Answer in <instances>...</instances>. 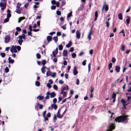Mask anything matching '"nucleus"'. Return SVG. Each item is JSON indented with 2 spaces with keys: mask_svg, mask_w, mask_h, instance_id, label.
<instances>
[{
  "mask_svg": "<svg viewBox=\"0 0 131 131\" xmlns=\"http://www.w3.org/2000/svg\"><path fill=\"white\" fill-rule=\"evenodd\" d=\"M128 115H123L118 116L115 118V121L116 122H118L119 123L125 121H126V122H127L128 120Z\"/></svg>",
  "mask_w": 131,
  "mask_h": 131,
  "instance_id": "nucleus-1",
  "label": "nucleus"
},
{
  "mask_svg": "<svg viewBox=\"0 0 131 131\" xmlns=\"http://www.w3.org/2000/svg\"><path fill=\"white\" fill-rule=\"evenodd\" d=\"M104 9L106 11H108V6L106 5V3L105 2L104 3V4L102 7V10L103 11Z\"/></svg>",
  "mask_w": 131,
  "mask_h": 131,
  "instance_id": "nucleus-2",
  "label": "nucleus"
},
{
  "mask_svg": "<svg viewBox=\"0 0 131 131\" xmlns=\"http://www.w3.org/2000/svg\"><path fill=\"white\" fill-rule=\"evenodd\" d=\"M10 39V37L8 35H6L5 39V43H7L9 42Z\"/></svg>",
  "mask_w": 131,
  "mask_h": 131,
  "instance_id": "nucleus-3",
  "label": "nucleus"
},
{
  "mask_svg": "<svg viewBox=\"0 0 131 131\" xmlns=\"http://www.w3.org/2000/svg\"><path fill=\"white\" fill-rule=\"evenodd\" d=\"M0 6L2 7L1 8V9L2 10H4L5 8L6 7V4L5 3V4H4L3 3L1 2L0 3Z\"/></svg>",
  "mask_w": 131,
  "mask_h": 131,
  "instance_id": "nucleus-4",
  "label": "nucleus"
},
{
  "mask_svg": "<svg viewBox=\"0 0 131 131\" xmlns=\"http://www.w3.org/2000/svg\"><path fill=\"white\" fill-rule=\"evenodd\" d=\"M46 111L45 110L43 111L42 113V115L44 118V119L45 121H48V118L47 117H46Z\"/></svg>",
  "mask_w": 131,
  "mask_h": 131,
  "instance_id": "nucleus-5",
  "label": "nucleus"
},
{
  "mask_svg": "<svg viewBox=\"0 0 131 131\" xmlns=\"http://www.w3.org/2000/svg\"><path fill=\"white\" fill-rule=\"evenodd\" d=\"M109 127L110 129H107L106 131H112V130L114 129V124H111Z\"/></svg>",
  "mask_w": 131,
  "mask_h": 131,
  "instance_id": "nucleus-6",
  "label": "nucleus"
},
{
  "mask_svg": "<svg viewBox=\"0 0 131 131\" xmlns=\"http://www.w3.org/2000/svg\"><path fill=\"white\" fill-rule=\"evenodd\" d=\"M76 37L77 38L79 39L80 38V33L79 32L78 30H77L76 32Z\"/></svg>",
  "mask_w": 131,
  "mask_h": 131,
  "instance_id": "nucleus-7",
  "label": "nucleus"
},
{
  "mask_svg": "<svg viewBox=\"0 0 131 131\" xmlns=\"http://www.w3.org/2000/svg\"><path fill=\"white\" fill-rule=\"evenodd\" d=\"M57 105L55 104H52L51 105V110H52L53 108L56 110L57 109Z\"/></svg>",
  "mask_w": 131,
  "mask_h": 131,
  "instance_id": "nucleus-8",
  "label": "nucleus"
},
{
  "mask_svg": "<svg viewBox=\"0 0 131 131\" xmlns=\"http://www.w3.org/2000/svg\"><path fill=\"white\" fill-rule=\"evenodd\" d=\"M18 38L20 39H23L25 40L26 39V35L25 34H23L22 35L19 36L18 37Z\"/></svg>",
  "mask_w": 131,
  "mask_h": 131,
  "instance_id": "nucleus-9",
  "label": "nucleus"
},
{
  "mask_svg": "<svg viewBox=\"0 0 131 131\" xmlns=\"http://www.w3.org/2000/svg\"><path fill=\"white\" fill-rule=\"evenodd\" d=\"M16 46H14V45L12 46L10 50V51L12 53H13L14 50L16 49Z\"/></svg>",
  "mask_w": 131,
  "mask_h": 131,
  "instance_id": "nucleus-10",
  "label": "nucleus"
},
{
  "mask_svg": "<svg viewBox=\"0 0 131 131\" xmlns=\"http://www.w3.org/2000/svg\"><path fill=\"white\" fill-rule=\"evenodd\" d=\"M16 9L15 12L18 14H20L21 13V11L20 10V9L21 8L20 7H18V6H16Z\"/></svg>",
  "mask_w": 131,
  "mask_h": 131,
  "instance_id": "nucleus-11",
  "label": "nucleus"
},
{
  "mask_svg": "<svg viewBox=\"0 0 131 131\" xmlns=\"http://www.w3.org/2000/svg\"><path fill=\"white\" fill-rule=\"evenodd\" d=\"M47 40L48 43H49L52 40V37L50 36H48L47 37Z\"/></svg>",
  "mask_w": 131,
  "mask_h": 131,
  "instance_id": "nucleus-12",
  "label": "nucleus"
},
{
  "mask_svg": "<svg viewBox=\"0 0 131 131\" xmlns=\"http://www.w3.org/2000/svg\"><path fill=\"white\" fill-rule=\"evenodd\" d=\"M77 68L76 66H75L74 67L73 73L74 75H76L78 73V72L77 70Z\"/></svg>",
  "mask_w": 131,
  "mask_h": 131,
  "instance_id": "nucleus-13",
  "label": "nucleus"
},
{
  "mask_svg": "<svg viewBox=\"0 0 131 131\" xmlns=\"http://www.w3.org/2000/svg\"><path fill=\"white\" fill-rule=\"evenodd\" d=\"M68 55V51L67 50H63L62 53L63 56L64 57H66Z\"/></svg>",
  "mask_w": 131,
  "mask_h": 131,
  "instance_id": "nucleus-14",
  "label": "nucleus"
},
{
  "mask_svg": "<svg viewBox=\"0 0 131 131\" xmlns=\"http://www.w3.org/2000/svg\"><path fill=\"white\" fill-rule=\"evenodd\" d=\"M47 68V67L45 66H43L41 69V70L42 72L44 74L46 71L45 69Z\"/></svg>",
  "mask_w": 131,
  "mask_h": 131,
  "instance_id": "nucleus-15",
  "label": "nucleus"
},
{
  "mask_svg": "<svg viewBox=\"0 0 131 131\" xmlns=\"http://www.w3.org/2000/svg\"><path fill=\"white\" fill-rule=\"evenodd\" d=\"M115 70L117 72H120V67L118 66H115Z\"/></svg>",
  "mask_w": 131,
  "mask_h": 131,
  "instance_id": "nucleus-16",
  "label": "nucleus"
},
{
  "mask_svg": "<svg viewBox=\"0 0 131 131\" xmlns=\"http://www.w3.org/2000/svg\"><path fill=\"white\" fill-rule=\"evenodd\" d=\"M56 95V94L54 92H52L50 93V97L51 98H53Z\"/></svg>",
  "mask_w": 131,
  "mask_h": 131,
  "instance_id": "nucleus-17",
  "label": "nucleus"
},
{
  "mask_svg": "<svg viewBox=\"0 0 131 131\" xmlns=\"http://www.w3.org/2000/svg\"><path fill=\"white\" fill-rule=\"evenodd\" d=\"M72 42L71 41H70L66 45V47L67 48H69L71 47L72 45Z\"/></svg>",
  "mask_w": 131,
  "mask_h": 131,
  "instance_id": "nucleus-18",
  "label": "nucleus"
},
{
  "mask_svg": "<svg viewBox=\"0 0 131 131\" xmlns=\"http://www.w3.org/2000/svg\"><path fill=\"white\" fill-rule=\"evenodd\" d=\"M52 72L49 70L46 73V77H48L49 76H50L51 75V73Z\"/></svg>",
  "mask_w": 131,
  "mask_h": 131,
  "instance_id": "nucleus-19",
  "label": "nucleus"
},
{
  "mask_svg": "<svg viewBox=\"0 0 131 131\" xmlns=\"http://www.w3.org/2000/svg\"><path fill=\"white\" fill-rule=\"evenodd\" d=\"M118 17L120 20H122L123 19L122 14V13L119 14L118 15Z\"/></svg>",
  "mask_w": 131,
  "mask_h": 131,
  "instance_id": "nucleus-20",
  "label": "nucleus"
},
{
  "mask_svg": "<svg viewBox=\"0 0 131 131\" xmlns=\"http://www.w3.org/2000/svg\"><path fill=\"white\" fill-rule=\"evenodd\" d=\"M127 17L128 18L126 19V22L127 24H129L130 23V17L129 16H127Z\"/></svg>",
  "mask_w": 131,
  "mask_h": 131,
  "instance_id": "nucleus-21",
  "label": "nucleus"
},
{
  "mask_svg": "<svg viewBox=\"0 0 131 131\" xmlns=\"http://www.w3.org/2000/svg\"><path fill=\"white\" fill-rule=\"evenodd\" d=\"M53 39L55 42L57 43L58 40V37L57 36H54L53 38Z\"/></svg>",
  "mask_w": 131,
  "mask_h": 131,
  "instance_id": "nucleus-22",
  "label": "nucleus"
},
{
  "mask_svg": "<svg viewBox=\"0 0 131 131\" xmlns=\"http://www.w3.org/2000/svg\"><path fill=\"white\" fill-rule=\"evenodd\" d=\"M25 19V17H19V18L18 20V23H20L22 20L24 19Z\"/></svg>",
  "mask_w": 131,
  "mask_h": 131,
  "instance_id": "nucleus-23",
  "label": "nucleus"
},
{
  "mask_svg": "<svg viewBox=\"0 0 131 131\" xmlns=\"http://www.w3.org/2000/svg\"><path fill=\"white\" fill-rule=\"evenodd\" d=\"M116 94L114 92H113L112 95V98L113 99H116Z\"/></svg>",
  "mask_w": 131,
  "mask_h": 131,
  "instance_id": "nucleus-24",
  "label": "nucleus"
},
{
  "mask_svg": "<svg viewBox=\"0 0 131 131\" xmlns=\"http://www.w3.org/2000/svg\"><path fill=\"white\" fill-rule=\"evenodd\" d=\"M37 98L39 99V100H41L43 99V96L39 95L37 97Z\"/></svg>",
  "mask_w": 131,
  "mask_h": 131,
  "instance_id": "nucleus-25",
  "label": "nucleus"
},
{
  "mask_svg": "<svg viewBox=\"0 0 131 131\" xmlns=\"http://www.w3.org/2000/svg\"><path fill=\"white\" fill-rule=\"evenodd\" d=\"M66 88L67 90H68L69 89V86L67 85H66V87H64L62 89V90L63 91H64L66 90Z\"/></svg>",
  "mask_w": 131,
  "mask_h": 131,
  "instance_id": "nucleus-26",
  "label": "nucleus"
},
{
  "mask_svg": "<svg viewBox=\"0 0 131 131\" xmlns=\"http://www.w3.org/2000/svg\"><path fill=\"white\" fill-rule=\"evenodd\" d=\"M112 63H110L108 65V69L109 70H110L112 68Z\"/></svg>",
  "mask_w": 131,
  "mask_h": 131,
  "instance_id": "nucleus-27",
  "label": "nucleus"
},
{
  "mask_svg": "<svg viewBox=\"0 0 131 131\" xmlns=\"http://www.w3.org/2000/svg\"><path fill=\"white\" fill-rule=\"evenodd\" d=\"M0 55L2 58L6 56V54L5 53L1 52Z\"/></svg>",
  "mask_w": 131,
  "mask_h": 131,
  "instance_id": "nucleus-28",
  "label": "nucleus"
},
{
  "mask_svg": "<svg viewBox=\"0 0 131 131\" xmlns=\"http://www.w3.org/2000/svg\"><path fill=\"white\" fill-rule=\"evenodd\" d=\"M58 48L59 50H62L63 47L61 45H60L58 46Z\"/></svg>",
  "mask_w": 131,
  "mask_h": 131,
  "instance_id": "nucleus-29",
  "label": "nucleus"
},
{
  "mask_svg": "<svg viewBox=\"0 0 131 131\" xmlns=\"http://www.w3.org/2000/svg\"><path fill=\"white\" fill-rule=\"evenodd\" d=\"M35 84L36 86H39L40 85V84L39 82L37 81H36L35 82Z\"/></svg>",
  "mask_w": 131,
  "mask_h": 131,
  "instance_id": "nucleus-30",
  "label": "nucleus"
},
{
  "mask_svg": "<svg viewBox=\"0 0 131 131\" xmlns=\"http://www.w3.org/2000/svg\"><path fill=\"white\" fill-rule=\"evenodd\" d=\"M36 55L37 58L38 59H40L41 57V55L39 53H37Z\"/></svg>",
  "mask_w": 131,
  "mask_h": 131,
  "instance_id": "nucleus-31",
  "label": "nucleus"
},
{
  "mask_svg": "<svg viewBox=\"0 0 131 131\" xmlns=\"http://www.w3.org/2000/svg\"><path fill=\"white\" fill-rule=\"evenodd\" d=\"M72 58H75L76 56V54L75 53H73L72 54Z\"/></svg>",
  "mask_w": 131,
  "mask_h": 131,
  "instance_id": "nucleus-32",
  "label": "nucleus"
},
{
  "mask_svg": "<svg viewBox=\"0 0 131 131\" xmlns=\"http://www.w3.org/2000/svg\"><path fill=\"white\" fill-rule=\"evenodd\" d=\"M72 12H71L70 13H69L67 16V18H69L71 17V16L72 15Z\"/></svg>",
  "mask_w": 131,
  "mask_h": 131,
  "instance_id": "nucleus-33",
  "label": "nucleus"
},
{
  "mask_svg": "<svg viewBox=\"0 0 131 131\" xmlns=\"http://www.w3.org/2000/svg\"><path fill=\"white\" fill-rule=\"evenodd\" d=\"M5 70L6 73H7L9 72V70L7 67H6L5 69Z\"/></svg>",
  "mask_w": 131,
  "mask_h": 131,
  "instance_id": "nucleus-34",
  "label": "nucleus"
},
{
  "mask_svg": "<svg viewBox=\"0 0 131 131\" xmlns=\"http://www.w3.org/2000/svg\"><path fill=\"white\" fill-rule=\"evenodd\" d=\"M116 61V59L114 57H113L112 58V61L113 63H114Z\"/></svg>",
  "mask_w": 131,
  "mask_h": 131,
  "instance_id": "nucleus-35",
  "label": "nucleus"
},
{
  "mask_svg": "<svg viewBox=\"0 0 131 131\" xmlns=\"http://www.w3.org/2000/svg\"><path fill=\"white\" fill-rule=\"evenodd\" d=\"M125 46L124 45H122L121 49L122 51H124L125 50Z\"/></svg>",
  "mask_w": 131,
  "mask_h": 131,
  "instance_id": "nucleus-36",
  "label": "nucleus"
},
{
  "mask_svg": "<svg viewBox=\"0 0 131 131\" xmlns=\"http://www.w3.org/2000/svg\"><path fill=\"white\" fill-rule=\"evenodd\" d=\"M16 29L17 31H18L19 32L21 30V28L19 27H16Z\"/></svg>",
  "mask_w": 131,
  "mask_h": 131,
  "instance_id": "nucleus-37",
  "label": "nucleus"
},
{
  "mask_svg": "<svg viewBox=\"0 0 131 131\" xmlns=\"http://www.w3.org/2000/svg\"><path fill=\"white\" fill-rule=\"evenodd\" d=\"M56 72H54L51 74V76L52 77L54 78L56 77Z\"/></svg>",
  "mask_w": 131,
  "mask_h": 131,
  "instance_id": "nucleus-38",
  "label": "nucleus"
},
{
  "mask_svg": "<svg viewBox=\"0 0 131 131\" xmlns=\"http://www.w3.org/2000/svg\"><path fill=\"white\" fill-rule=\"evenodd\" d=\"M53 89H55L56 90H58L57 86L56 84H54V85H53Z\"/></svg>",
  "mask_w": 131,
  "mask_h": 131,
  "instance_id": "nucleus-39",
  "label": "nucleus"
},
{
  "mask_svg": "<svg viewBox=\"0 0 131 131\" xmlns=\"http://www.w3.org/2000/svg\"><path fill=\"white\" fill-rule=\"evenodd\" d=\"M9 19L8 18H5L4 20V23H6L7 22H8L9 21Z\"/></svg>",
  "mask_w": 131,
  "mask_h": 131,
  "instance_id": "nucleus-40",
  "label": "nucleus"
},
{
  "mask_svg": "<svg viewBox=\"0 0 131 131\" xmlns=\"http://www.w3.org/2000/svg\"><path fill=\"white\" fill-rule=\"evenodd\" d=\"M46 61L45 60H43L42 61V64L43 65H44L46 64Z\"/></svg>",
  "mask_w": 131,
  "mask_h": 131,
  "instance_id": "nucleus-41",
  "label": "nucleus"
},
{
  "mask_svg": "<svg viewBox=\"0 0 131 131\" xmlns=\"http://www.w3.org/2000/svg\"><path fill=\"white\" fill-rule=\"evenodd\" d=\"M106 27L107 28H108L110 26V23L109 21H106Z\"/></svg>",
  "mask_w": 131,
  "mask_h": 131,
  "instance_id": "nucleus-42",
  "label": "nucleus"
},
{
  "mask_svg": "<svg viewBox=\"0 0 131 131\" xmlns=\"http://www.w3.org/2000/svg\"><path fill=\"white\" fill-rule=\"evenodd\" d=\"M91 63H89L88 65V71L89 72L91 70Z\"/></svg>",
  "mask_w": 131,
  "mask_h": 131,
  "instance_id": "nucleus-43",
  "label": "nucleus"
},
{
  "mask_svg": "<svg viewBox=\"0 0 131 131\" xmlns=\"http://www.w3.org/2000/svg\"><path fill=\"white\" fill-rule=\"evenodd\" d=\"M14 60L13 59H11L10 60H9L8 61V62L9 63H13L14 62Z\"/></svg>",
  "mask_w": 131,
  "mask_h": 131,
  "instance_id": "nucleus-44",
  "label": "nucleus"
},
{
  "mask_svg": "<svg viewBox=\"0 0 131 131\" xmlns=\"http://www.w3.org/2000/svg\"><path fill=\"white\" fill-rule=\"evenodd\" d=\"M58 118H62L63 117V115L62 114L61 115H59L57 116Z\"/></svg>",
  "mask_w": 131,
  "mask_h": 131,
  "instance_id": "nucleus-45",
  "label": "nucleus"
},
{
  "mask_svg": "<svg viewBox=\"0 0 131 131\" xmlns=\"http://www.w3.org/2000/svg\"><path fill=\"white\" fill-rule=\"evenodd\" d=\"M17 49L18 51H19L20 50L21 47L20 46H17L16 47V49Z\"/></svg>",
  "mask_w": 131,
  "mask_h": 131,
  "instance_id": "nucleus-46",
  "label": "nucleus"
},
{
  "mask_svg": "<svg viewBox=\"0 0 131 131\" xmlns=\"http://www.w3.org/2000/svg\"><path fill=\"white\" fill-rule=\"evenodd\" d=\"M57 14L58 15H61V12L59 10H57L56 12Z\"/></svg>",
  "mask_w": 131,
  "mask_h": 131,
  "instance_id": "nucleus-47",
  "label": "nucleus"
},
{
  "mask_svg": "<svg viewBox=\"0 0 131 131\" xmlns=\"http://www.w3.org/2000/svg\"><path fill=\"white\" fill-rule=\"evenodd\" d=\"M57 101V99L56 98H54L53 100V102L54 104L56 103Z\"/></svg>",
  "mask_w": 131,
  "mask_h": 131,
  "instance_id": "nucleus-48",
  "label": "nucleus"
},
{
  "mask_svg": "<svg viewBox=\"0 0 131 131\" xmlns=\"http://www.w3.org/2000/svg\"><path fill=\"white\" fill-rule=\"evenodd\" d=\"M47 86L49 88H50L51 87V86L49 83H48L47 84Z\"/></svg>",
  "mask_w": 131,
  "mask_h": 131,
  "instance_id": "nucleus-49",
  "label": "nucleus"
},
{
  "mask_svg": "<svg viewBox=\"0 0 131 131\" xmlns=\"http://www.w3.org/2000/svg\"><path fill=\"white\" fill-rule=\"evenodd\" d=\"M51 116V115L50 113L49 112L48 113V114L47 115V116L46 117H47L48 118V117H50Z\"/></svg>",
  "mask_w": 131,
  "mask_h": 131,
  "instance_id": "nucleus-50",
  "label": "nucleus"
},
{
  "mask_svg": "<svg viewBox=\"0 0 131 131\" xmlns=\"http://www.w3.org/2000/svg\"><path fill=\"white\" fill-rule=\"evenodd\" d=\"M11 14L10 13H8L7 14V18H9L11 17Z\"/></svg>",
  "mask_w": 131,
  "mask_h": 131,
  "instance_id": "nucleus-51",
  "label": "nucleus"
},
{
  "mask_svg": "<svg viewBox=\"0 0 131 131\" xmlns=\"http://www.w3.org/2000/svg\"><path fill=\"white\" fill-rule=\"evenodd\" d=\"M57 116L56 115H54L53 118V119L54 120V122H55L56 121V120L57 119Z\"/></svg>",
  "mask_w": 131,
  "mask_h": 131,
  "instance_id": "nucleus-52",
  "label": "nucleus"
},
{
  "mask_svg": "<svg viewBox=\"0 0 131 131\" xmlns=\"http://www.w3.org/2000/svg\"><path fill=\"white\" fill-rule=\"evenodd\" d=\"M121 102L124 104V103H126L125 100L123 99H122L121 100Z\"/></svg>",
  "mask_w": 131,
  "mask_h": 131,
  "instance_id": "nucleus-53",
  "label": "nucleus"
},
{
  "mask_svg": "<svg viewBox=\"0 0 131 131\" xmlns=\"http://www.w3.org/2000/svg\"><path fill=\"white\" fill-rule=\"evenodd\" d=\"M74 50V48L73 47H71L70 49V50L69 51L71 52H72Z\"/></svg>",
  "mask_w": 131,
  "mask_h": 131,
  "instance_id": "nucleus-54",
  "label": "nucleus"
},
{
  "mask_svg": "<svg viewBox=\"0 0 131 131\" xmlns=\"http://www.w3.org/2000/svg\"><path fill=\"white\" fill-rule=\"evenodd\" d=\"M59 83L60 84H62L64 83V82L61 80H59Z\"/></svg>",
  "mask_w": 131,
  "mask_h": 131,
  "instance_id": "nucleus-55",
  "label": "nucleus"
},
{
  "mask_svg": "<svg viewBox=\"0 0 131 131\" xmlns=\"http://www.w3.org/2000/svg\"><path fill=\"white\" fill-rule=\"evenodd\" d=\"M18 42L20 45H22V42L20 40V39H19L18 40Z\"/></svg>",
  "mask_w": 131,
  "mask_h": 131,
  "instance_id": "nucleus-56",
  "label": "nucleus"
},
{
  "mask_svg": "<svg viewBox=\"0 0 131 131\" xmlns=\"http://www.w3.org/2000/svg\"><path fill=\"white\" fill-rule=\"evenodd\" d=\"M92 29H91L90 30V32L89 33L88 35H91L92 34Z\"/></svg>",
  "mask_w": 131,
  "mask_h": 131,
  "instance_id": "nucleus-57",
  "label": "nucleus"
},
{
  "mask_svg": "<svg viewBox=\"0 0 131 131\" xmlns=\"http://www.w3.org/2000/svg\"><path fill=\"white\" fill-rule=\"evenodd\" d=\"M22 32L23 34H26L27 33V31L26 29H24L22 30Z\"/></svg>",
  "mask_w": 131,
  "mask_h": 131,
  "instance_id": "nucleus-58",
  "label": "nucleus"
},
{
  "mask_svg": "<svg viewBox=\"0 0 131 131\" xmlns=\"http://www.w3.org/2000/svg\"><path fill=\"white\" fill-rule=\"evenodd\" d=\"M86 60H84L83 61L82 63V64L83 66H85L86 65Z\"/></svg>",
  "mask_w": 131,
  "mask_h": 131,
  "instance_id": "nucleus-59",
  "label": "nucleus"
},
{
  "mask_svg": "<svg viewBox=\"0 0 131 131\" xmlns=\"http://www.w3.org/2000/svg\"><path fill=\"white\" fill-rule=\"evenodd\" d=\"M56 7L55 6H52L51 7V9L52 10H54L56 8Z\"/></svg>",
  "mask_w": 131,
  "mask_h": 131,
  "instance_id": "nucleus-60",
  "label": "nucleus"
},
{
  "mask_svg": "<svg viewBox=\"0 0 131 131\" xmlns=\"http://www.w3.org/2000/svg\"><path fill=\"white\" fill-rule=\"evenodd\" d=\"M61 35V34L60 32L59 31H58L57 33V35L58 36H60Z\"/></svg>",
  "mask_w": 131,
  "mask_h": 131,
  "instance_id": "nucleus-61",
  "label": "nucleus"
},
{
  "mask_svg": "<svg viewBox=\"0 0 131 131\" xmlns=\"http://www.w3.org/2000/svg\"><path fill=\"white\" fill-rule=\"evenodd\" d=\"M93 50L92 49L90 50L89 51V53L91 55H92L93 53Z\"/></svg>",
  "mask_w": 131,
  "mask_h": 131,
  "instance_id": "nucleus-62",
  "label": "nucleus"
},
{
  "mask_svg": "<svg viewBox=\"0 0 131 131\" xmlns=\"http://www.w3.org/2000/svg\"><path fill=\"white\" fill-rule=\"evenodd\" d=\"M66 25H64L63 26H61V27L64 30H65L66 29Z\"/></svg>",
  "mask_w": 131,
  "mask_h": 131,
  "instance_id": "nucleus-63",
  "label": "nucleus"
},
{
  "mask_svg": "<svg viewBox=\"0 0 131 131\" xmlns=\"http://www.w3.org/2000/svg\"><path fill=\"white\" fill-rule=\"evenodd\" d=\"M51 3L53 5L55 4L56 3V1L54 0H53L51 1Z\"/></svg>",
  "mask_w": 131,
  "mask_h": 131,
  "instance_id": "nucleus-64",
  "label": "nucleus"
}]
</instances>
